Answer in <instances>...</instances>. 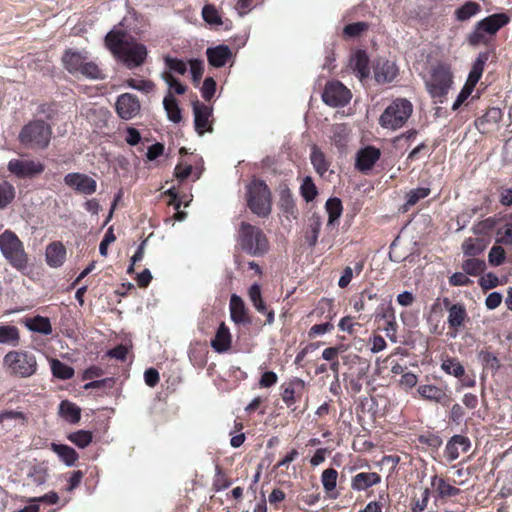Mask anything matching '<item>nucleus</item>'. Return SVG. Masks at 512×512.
<instances>
[{
  "mask_svg": "<svg viewBox=\"0 0 512 512\" xmlns=\"http://www.w3.org/2000/svg\"><path fill=\"white\" fill-rule=\"evenodd\" d=\"M165 64L171 70L178 74L184 75L187 71L186 63L178 58L165 57Z\"/></svg>",
  "mask_w": 512,
  "mask_h": 512,
  "instance_id": "nucleus-57",
  "label": "nucleus"
},
{
  "mask_svg": "<svg viewBox=\"0 0 512 512\" xmlns=\"http://www.w3.org/2000/svg\"><path fill=\"white\" fill-rule=\"evenodd\" d=\"M78 74L92 80H102L105 78L99 66L95 62L87 60L84 62Z\"/></svg>",
  "mask_w": 512,
  "mask_h": 512,
  "instance_id": "nucleus-44",
  "label": "nucleus"
},
{
  "mask_svg": "<svg viewBox=\"0 0 512 512\" xmlns=\"http://www.w3.org/2000/svg\"><path fill=\"white\" fill-rule=\"evenodd\" d=\"M509 16L505 13L492 14L475 25L469 34L468 41L471 45H478L484 41L486 35H494L500 28L509 23Z\"/></svg>",
  "mask_w": 512,
  "mask_h": 512,
  "instance_id": "nucleus-9",
  "label": "nucleus"
},
{
  "mask_svg": "<svg viewBox=\"0 0 512 512\" xmlns=\"http://www.w3.org/2000/svg\"><path fill=\"white\" fill-rule=\"evenodd\" d=\"M64 183L77 193L83 195H92L97 190V182L84 173H68L64 177Z\"/></svg>",
  "mask_w": 512,
  "mask_h": 512,
  "instance_id": "nucleus-12",
  "label": "nucleus"
},
{
  "mask_svg": "<svg viewBox=\"0 0 512 512\" xmlns=\"http://www.w3.org/2000/svg\"><path fill=\"white\" fill-rule=\"evenodd\" d=\"M247 204L250 210L259 217H266L271 212V193L265 182L252 181L247 187Z\"/></svg>",
  "mask_w": 512,
  "mask_h": 512,
  "instance_id": "nucleus-8",
  "label": "nucleus"
},
{
  "mask_svg": "<svg viewBox=\"0 0 512 512\" xmlns=\"http://www.w3.org/2000/svg\"><path fill=\"white\" fill-rule=\"evenodd\" d=\"M14 197V186L7 181L0 182V209L9 205L13 201Z\"/></svg>",
  "mask_w": 512,
  "mask_h": 512,
  "instance_id": "nucleus-48",
  "label": "nucleus"
},
{
  "mask_svg": "<svg viewBox=\"0 0 512 512\" xmlns=\"http://www.w3.org/2000/svg\"><path fill=\"white\" fill-rule=\"evenodd\" d=\"M165 194L170 197L168 205H172L175 209L174 219L177 221H183L187 213L181 211V206L187 207L192 201V194H179L175 187L168 189Z\"/></svg>",
  "mask_w": 512,
  "mask_h": 512,
  "instance_id": "nucleus-15",
  "label": "nucleus"
},
{
  "mask_svg": "<svg viewBox=\"0 0 512 512\" xmlns=\"http://www.w3.org/2000/svg\"><path fill=\"white\" fill-rule=\"evenodd\" d=\"M128 87L145 92L150 93L154 90L155 84L150 80H138L134 78H130L126 81Z\"/></svg>",
  "mask_w": 512,
  "mask_h": 512,
  "instance_id": "nucleus-56",
  "label": "nucleus"
},
{
  "mask_svg": "<svg viewBox=\"0 0 512 512\" xmlns=\"http://www.w3.org/2000/svg\"><path fill=\"white\" fill-rule=\"evenodd\" d=\"M211 346L218 353L224 352V321L220 322L216 332V336L211 341Z\"/></svg>",
  "mask_w": 512,
  "mask_h": 512,
  "instance_id": "nucleus-61",
  "label": "nucleus"
},
{
  "mask_svg": "<svg viewBox=\"0 0 512 512\" xmlns=\"http://www.w3.org/2000/svg\"><path fill=\"white\" fill-rule=\"evenodd\" d=\"M474 86L465 83L461 91L459 92L456 100L454 101L452 105V110L456 111L465 101L466 99L471 95V93L474 90Z\"/></svg>",
  "mask_w": 512,
  "mask_h": 512,
  "instance_id": "nucleus-60",
  "label": "nucleus"
},
{
  "mask_svg": "<svg viewBox=\"0 0 512 512\" xmlns=\"http://www.w3.org/2000/svg\"><path fill=\"white\" fill-rule=\"evenodd\" d=\"M189 65H190L192 81L195 86H198L200 84V81H201L203 73H204V62H203V60H199V59H191L189 61Z\"/></svg>",
  "mask_w": 512,
  "mask_h": 512,
  "instance_id": "nucleus-52",
  "label": "nucleus"
},
{
  "mask_svg": "<svg viewBox=\"0 0 512 512\" xmlns=\"http://www.w3.org/2000/svg\"><path fill=\"white\" fill-rule=\"evenodd\" d=\"M351 92L341 82H328L322 94L323 101L331 107H342L351 99Z\"/></svg>",
  "mask_w": 512,
  "mask_h": 512,
  "instance_id": "nucleus-10",
  "label": "nucleus"
},
{
  "mask_svg": "<svg viewBox=\"0 0 512 512\" xmlns=\"http://www.w3.org/2000/svg\"><path fill=\"white\" fill-rule=\"evenodd\" d=\"M141 104L138 97L131 93H123L117 97L115 110L122 120H130L140 112Z\"/></svg>",
  "mask_w": 512,
  "mask_h": 512,
  "instance_id": "nucleus-11",
  "label": "nucleus"
},
{
  "mask_svg": "<svg viewBox=\"0 0 512 512\" xmlns=\"http://www.w3.org/2000/svg\"><path fill=\"white\" fill-rule=\"evenodd\" d=\"M331 139L337 147H339V148L344 147L348 140L347 127L344 124L334 125L332 127Z\"/></svg>",
  "mask_w": 512,
  "mask_h": 512,
  "instance_id": "nucleus-49",
  "label": "nucleus"
},
{
  "mask_svg": "<svg viewBox=\"0 0 512 512\" xmlns=\"http://www.w3.org/2000/svg\"><path fill=\"white\" fill-rule=\"evenodd\" d=\"M7 420H15L20 424L25 425L28 421V417L21 411L4 410L0 412V424Z\"/></svg>",
  "mask_w": 512,
  "mask_h": 512,
  "instance_id": "nucleus-53",
  "label": "nucleus"
},
{
  "mask_svg": "<svg viewBox=\"0 0 512 512\" xmlns=\"http://www.w3.org/2000/svg\"><path fill=\"white\" fill-rule=\"evenodd\" d=\"M398 74V68L393 61L379 60L374 67V77L379 84L392 82Z\"/></svg>",
  "mask_w": 512,
  "mask_h": 512,
  "instance_id": "nucleus-17",
  "label": "nucleus"
},
{
  "mask_svg": "<svg viewBox=\"0 0 512 512\" xmlns=\"http://www.w3.org/2000/svg\"><path fill=\"white\" fill-rule=\"evenodd\" d=\"M310 159L313 167L320 175H324L327 172L329 164L325 159V155L317 146L312 147Z\"/></svg>",
  "mask_w": 512,
  "mask_h": 512,
  "instance_id": "nucleus-41",
  "label": "nucleus"
},
{
  "mask_svg": "<svg viewBox=\"0 0 512 512\" xmlns=\"http://www.w3.org/2000/svg\"><path fill=\"white\" fill-rule=\"evenodd\" d=\"M86 59V56L79 51L66 49L62 56V63L70 74H78Z\"/></svg>",
  "mask_w": 512,
  "mask_h": 512,
  "instance_id": "nucleus-23",
  "label": "nucleus"
},
{
  "mask_svg": "<svg viewBox=\"0 0 512 512\" xmlns=\"http://www.w3.org/2000/svg\"><path fill=\"white\" fill-rule=\"evenodd\" d=\"M208 62L213 67L224 66V44L214 48H208L206 51Z\"/></svg>",
  "mask_w": 512,
  "mask_h": 512,
  "instance_id": "nucleus-47",
  "label": "nucleus"
},
{
  "mask_svg": "<svg viewBox=\"0 0 512 512\" xmlns=\"http://www.w3.org/2000/svg\"><path fill=\"white\" fill-rule=\"evenodd\" d=\"M300 194L306 202H311L318 194L316 185L310 176H306L300 186Z\"/></svg>",
  "mask_w": 512,
  "mask_h": 512,
  "instance_id": "nucleus-46",
  "label": "nucleus"
},
{
  "mask_svg": "<svg viewBox=\"0 0 512 512\" xmlns=\"http://www.w3.org/2000/svg\"><path fill=\"white\" fill-rule=\"evenodd\" d=\"M417 391L422 398L440 403L443 406H448L451 402V398L445 390L435 385H421Z\"/></svg>",
  "mask_w": 512,
  "mask_h": 512,
  "instance_id": "nucleus-19",
  "label": "nucleus"
},
{
  "mask_svg": "<svg viewBox=\"0 0 512 512\" xmlns=\"http://www.w3.org/2000/svg\"><path fill=\"white\" fill-rule=\"evenodd\" d=\"M441 369L454 377H461L464 375V367L456 358H447L442 361Z\"/></svg>",
  "mask_w": 512,
  "mask_h": 512,
  "instance_id": "nucleus-45",
  "label": "nucleus"
},
{
  "mask_svg": "<svg viewBox=\"0 0 512 512\" xmlns=\"http://www.w3.org/2000/svg\"><path fill=\"white\" fill-rule=\"evenodd\" d=\"M0 251L14 269L20 272L28 269V254L25 251L23 242L15 232L7 229L0 234Z\"/></svg>",
  "mask_w": 512,
  "mask_h": 512,
  "instance_id": "nucleus-3",
  "label": "nucleus"
},
{
  "mask_svg": "<svg viewBox=\"0 0 512 512\" xmlns=\"http://www.w3.org/2000/svg\"><path fill=\"white\" fill-rule=\"evenodd\" d=\"M50 368L52 375L60 380H69L75 374L73 367L55 358L50 360Z\"/></svg>",
  "mask_w": 512,
  "mask_h": 512,
  "instance_id": "nucleus-33",
  "label": "nucleus"
},
{
  "mask_svg": "<svg viewBox=\"0 0 512 512\" xmlns=\"http://www.w3.org/2000/svg\"><path fill=\"white\" fill-rule=\"evenodd\" d=\"M20 341L19 329L13 325L0 326V344L17 346Z\"/></svg>",
  "mask_w": 512,
  "mask_h": 512,
  "instance_id": "nucleus-37",
  "label": "nucleus"
},
{
  "mask_svg": "<svg viewBox=\"0 0 512 512\" xmlns=\"http://www.w3.org/2000/svg\"><path fill=\"white\" fill-rule=\"evenodd\" d=\"M326 212L328 213L327 226L334 225L335 221L338 220L342 214V203L338 198H329L325 204Z\"/></svg>",
  "mask_w": 512,
  "mask_h": 512,
  "instance_id": "nucleus-39",
  "label": "nucleus"
},
{
  "mask_svg": "<svg viewBox=\"0 0 512 512\" xmlns=\"http://www.w3.org/2000/svg\"><path fill=\"white\" fill-rule=\"evenodd\" d=\"M163 105L170 121L179 123L182 120L181 109L177 99L173 96L172 92H168V94L164 97Z\"/></svg>",
  "mask_w": 512,
  "mask_h": 512,
  "instance_id": "nucleus-32",
  "label": "nucleus"
},
{
  "mask_svg": "<svg viewBox=\"0 0 512 512\" xmlns=\"http://www.w3.org/2000/svg\"><path fill=\"white\" fill-rule=\"evenodd\" d=\"M26 326L29 330L44 335H49L52 333V325L49 318L40 315L29 319L26 323Z\"/></svg>",
  "mask_w": 512,
  "mask_h": 512,
  "instance_id": "nucleus-34",
  "label": "nucleus"
},
{
  "mask_svg": "<svg viewBox=\"0 0 512 512\" xmlns=\"http://www.w3.org/2000/svg\"><path fill=\"white\" fill-rule=\"evenodd\" d=\"M50 448L67 466H73L79 458L75 449L68 445L52 442Z\"/></svg>",
  "mask_w": 512,
  "mask_h": 512,
  "instance_id": "nucleus-28",
  "label": "nucleus"
},
{
  "mask_svg": "<svg viewBox=\"0 0 512 512\" xmlns=\"http://www.w3.org/2000/svg\"><path fill=\"white\" fill-rule=\"evenodd\" d=\"M497 242L512 244V223H506L497 232Z\"/></svg>",
  "mask_w": 512,
  "mask_h": 512,
  "instance_id": "nucleus-62",
  "label": "nucleus"
},
{
  "mask_svg": "<svg viewBox=\"0 0 512 512\" xmlns=\"http://www.w3.org/2000/svg\"><path fill=\"white\" fill-rule=\"evenodd\" d=\"M338 472L333 468L325 469L321 475V482L324 490L328 493L333 491L337 485Z\"/></svg>",
  "mask_w": 512,
  "mask_h": 512,
  "instance_id": "nucleus-50",
  "label": "nucleus"
},
{
  "mask_svg": "<svg viewBox=\"0 0 512 512\" xmlns=\"http://www.w3.org/2000/svg\"><path fill=\"white\" fill-rule=\"evenodd\" d=\"M488 260L491 265L499 266L505 260V251L501 246H493L490 249Z\"/></svg>",
  "mask_w": 512,
  "mask_h": 512,
  "instance_id": "nucleus-58",
  "label": "nucleus"
},
{
  "mask_svg": "<svg viewBox=\"0 0 512 512\" xmlns=\"http://www.w3.org/2000/svg\"><path fill=\"white\" fill-rule=\"evenodd\" d=\"M106 48L113 56L121 61L128 69H134L146 61L147 47L136 41L125 29L122 23L114 26L105 36Z\"/></svg>",
  "mask_w": 512,
  "mask_h": 512,
  "instance_id": "nucleus-1",
  "label": "nucleus"
},
{
  "mask_svg": "<svg viewBox=\"0 0 512 512\" xmlns=\"http://www.w3.org/2000/svg\"><path fill=\"white\" fill-rule=\"evenodd\" d=\"M237 247L253 257H261L270 249L269 241L264 232L256 226L242 221L236 234Z\"/></svg>",
  "mask_w": 512,
  "mask_h": 512,
  "instance_id": "nucleus-2",
  "label": "nucleus"
},
{
  "mask_svg": "<svg viewBox=\"0 0 512 512\" xmlns=\"http://www.w3.org/2000/svg\"><path fill=\"white\" fill-rule=\"evenodd\" d=\"M45 169L43 163L34 160L12 159L8 163V170L18 178L33 177L41 174Z\"/></svg>",
  "mask_w": 512,
  "mask_h": 512,
  "instance_id": "nucleus-13",
  "label": "nucleus"
},
{
  "mask_svg": "<svg viewBox=\"0 0 512 512\" xmlns=\"http://www.w3.org/2000/svg\"><path fill=\"white\" fill-rule=\"evenodd\" d=\"M321 225L322 222L319 215L313 214L309 218V224L305 234V239L309 246L313 247L317 243Z\"/></svg>",
  "mask_w": 512,
  "mask_h": 512,
  "instance_id": "nucleus-35",
  "label": "nucleus"
},
{
  "mask_svg": "<svg viewBox=\"0 0 512 512\" xmlns=\"http://www.w3.org/2000/svg\"><path fill=\"white\" fill-rule=\"evenodd\" d=\"M52 127L43 120L29 121L20 130L18 140L28 149H46L51 141Z\"/></svg>",
  "mask_w": 512,
  "mask_h": 512,
  "instance_id": "nucleus-5",
  "label": "nucleus"
},
{
  "mask_svg": "<svg viewBox=\"0 0 512 512\" xmlns=\"http://www.w3.org/2000/svg\"><path fill=\"white\" fill-rule=\"evenodd\" d=\"M202 16L203 19L213 25H220L222 24L221 17L218 14V11L215 9L213 5L207 4L202 9Z\"/></svg>",
  "mask_w": 512,
  "mask_h": 512,
  "instance_id": "nucleus-55",
  "label": "nucleus"
},
{
  "mask_svg": "<svg viewBox=\"0 0 512 512\" xmlns=\"http://www.w3.org/2000/svg\"><path fill=\"white\" fill-rule=\"evenodd\" d=\"M489 243V239L469 237L464 240L462 251L466 256L475 257L480 255L487 248Z\"/></svg>",
  "mask_w": 512,
  "mask_h": 512,
  "instance_id": "nucleus-27",
  "label": "nucleus"
},
{
  "mask_svg": "<svg viewBox=\"0 0 512 512\" xmlns=\"http://www.w3.org/2000/svg\"><path fill=\"white\" fill-rule=\"evenodd\" d=\"M66 247L61 241H53L47 245L45 259L48 266L52 268L61 267L66 260Z\"/></svg>",
  "mask_w": 512,
  "mask_h": 512,
  "instance_id": "nucleus-16",
  "label": "nucleus"
},
{
  "mask_svg": "<svg viewBox=\"0 0 512 512\" xmlns=\"http://www.w3.org/2000/svg\"><path fill=\"white\" fill-rule=\"evenodd\" d=\"M59 414L66 421L76 424L81 418V409L69 400H63L59 405Z\"/></svg>",
  "mask_w": 512,
  "mask_h": 512,
  "instance_id": "nucleus-29",
  "label": "nucleus"
},
{
  "mask_svg": "<svg viewBox=\"0 0 512 512\" xmlns=\"http://www.w3.org/2000/svg\"><path fill=\"white\" fill-rule=\"evenodd\" d=\"M379 157V149L367 146L357 153L356 168L362 172H367L374 166Z\"/></svg>",
  "mask_w": 512,
  "mask_h": 512,
  "instance_id": "nucleus-18",
  "label": "nucleus"
},
{
  "mask_svg": "<svg viewBox=\"0 0 512 512\" xmlns=\"http://www.w3.org/2000/svg\"><path fill=\"white\" fill-rule=\"evenodd\" d=\"M249 299L253 304L254 308L267 316V323L271 324L274 321V312L268 311L267 307L262 299L261 288L259 284H253L248 291Z\"/></svg>",
  "mask_w": 512,
  "mask_h": 512,
  "instance_id": "nucleus-24",
  "label": "nucleus"
},
{
  "mask_svg": "<svg viewBox=\"0 0 512 512\" xmlns=\"http://www.w3.org/2000/svg\"><path fill=\"white\" fill-rule=\"evenodd\" d=\"M67 439L75 444L78 448L84 449L89 446L93 440V434L91 431L78 430L72 432L67 436Z\"/></svg>",
  "mask_w": 512,
  "mask_h": 512,
  "instance_id": "nucleus-42",
  "label": "nucleus"
},
{
  "mask_svg": "<svg viewBox=\"0 0 512 512\" xmlns=\"http://www.w3.org/2000/svg\"><path fill=\"white\" fill-rule=\"evenodd\" d=\"M477 357L479 362L482 364L483 368L486 370L496 372L500 368L499 359L496 357L495 354H493L490 351L481 350L478 352Z\"/></svg>",
  "mask_w": 512,
  "mask_h": 512,
  "instance_id": "nucleus-40",
  "label": "nucleus"
},
{
  "mask_svg": "<svg viewBox=\"0 0 512 512\" xmlns=\"http://www.w3.org/2000/svg\"><path fill=\"white\" fill-rule=\"evenodd\" d=\"M425 84L432 98H444L453 85V73L450 65L443 62L434 65Z\"/></svg>",
  "mask_w": 512,
  "mask_h": 512,
  "instance_id": "nucleus-7",
  "label": "nucleus"
},
{
  "mask_svg": "<svg viewBox=\"0 0 512 512\" xmlns=\"http://www.w3.org/2000/svg\"><path fill=\"white\" fill-rule=\"evenodd\" d=\"M487 59H488V57L486 54H480L476 58V60L473 63L472 69L468 75V78L466 80V83H468L474 87L476 86V84L478 83V81L480 80V78L483 74L484 66H485Z\"/></svg>",
  "mask_w": 512,
  "mask_h": 512,
  "instance_id": "nucleus-38",
  "label": "nucleus"
},
{
  "mask_svg": "<svg viewBox=\"0 0 512 512\" xmlns=\"http://www.w3.org/2000/svg\"><path fill=\"white\" fill-rule=\"evenodd\" d=\"M431 485L435 488L440 498H450L457 496L460 493V489L446 482L443 478H439L434 475L431 478Z\"/></svg>",
  "mask_w": 512,
  "mask_h": 512,
  "instance_id": "nucleus-30",
  "label": "nucleus"
},
{
  "mask_svg": "<svg viewBox=\"0 0 512 512\" xmlns=\"http://www.w3.org/2000/svg\"><path fill=\"white\" fill-rule=\"evenodd\" d=\"M381 477L376 472H361L352 478L351 487L354 490L362 491L380 483Z\"/></svg>",
  "mask_w": 512,
  "mask_h": 512,
  "instance_id": "nucleus-25",
  "label": "nucleus"
},
{
  "mask_svg": "<svg viewBox=\"0 0 512 512\" xmlns=\"http://www.w3.org/2000/svg\"><path fill=\"white\" fill-rule=\"evenodd\" d=\"M430 194V189L427 187H418L410 190L406 195V205L413 206L419 200L427 197Z\"/></svg>",
  "mask_w": 512,
  "mask_h": 512,
  "instance_id": "nucleus-51",
  "label": "nucleus"
},
{
  "mask_svg": "<svg viewBox=\"0 0 512 512\" xmlns=\"http://www.w3.org/2000/svg\"><path fill=\"white\" fill-rule=\"evenodd\" d=\"M3 366L9 375L16 378H30L38 371V362L34 353L27 350H12L3 357Z\"/></svg>",
  "mask_w": 512,
  "mask_h": 512,
  "instance_id": "nucleus-4",
  "label": "nucleus"
},
{
  "mask_svg": "<svg viewBox=\"0 0 512 512\" xmlns=\"http://www.w3.org/2000/svg\"><path fill=\"white\" fill-rule=\"evenodd\" d=\"M368 28V24L365 22H356L348 24L344 28V34L349 37H355L360 35L363 31Z\"/></svg>",
  "mask_w": 512,
  "mask_h": 512,
  "instance_id": "nucleus-64",
  "label": "nucleus"
},
{
  "mask_svg": "<svg viewBox=\"0 0 512 512\" xmlns=\"http://www.w3.org/2000/svg\"><path fill=\"white\" fill-rule=\"evenodd\" d=\"M443 305L448 310V326L455 332L452 336L456 337L459 328L463 326L468 317L466 308L460 303L452 304L449 298L443 299Z\"/></svg>",
  "mask_w": 512,
  "mask_h": 512,
  "instance_id": "nucleus-14",
  "label": "nucleus"
},
{
  "mask_svg": "<svg viewBox=\"0 0 512 512\" xmlns=\"http://www.w3.org/2000/svg\"><path fill=\"white\" fill-rule=\"evenodd\" d=\"M162 79L169 85L170 91L173 90L174 93L182 95L186 92V86L180 83L171 72L164 71L162 73Z\"/></svg>",
  "mask_w": 512,
  "mask_h": 512,
  "instance_id": "nucleus-54",
  "label": "nucleus"
},
{
  "mask_svg": "<svg viewBox=\"0 0 512 512\" xmlns=\"http://www.w3.org/2000/svg\"><path fill=\"white\" fill-rule=\"evenodd\" d=\"M279 207L286 215L297 217V208L293 195L288 187H284L280 191Z\"/></svg>",
  "mask_w": 512,
  "mask_h": 512,
  "instance_id": "nucleus-31",
  "label": "nucleus"
},
{
  "mask_svg": "<svg viewBox=\"0 0 512 512\" xmlns=\"http://www.w3.org/2000/svg\"><path fill=\"white\" fill-rule=\"evenodd\" d=\"M481 11V6L477 2L468 1L455 10V18L458 21H467Z\"/></svg>",
  "mask_w": 512,
  "mask_h": 512,
  "instance_id": "nucleus-36",
  "label": "nucleus"
},
{
  "mask_svg": "<svg viewBox=\"0 0 512 512\" xmlns=\"http://www.w3.org/2000/svg\"><path fill=\"white\" fill-rule=\"evenodd\" d=\"M194 112V124L195 130L202 135L206 130L209 129V117L211 115V109L200 103L198 100L193 103Z\"/></svg>",
  "mask_w": 512,
  "mask_h": 512,
  "instance_id": "nucleus-21",
  "label": "nucleus"
},
{
  "mask_svg": "<svg viewBox=\"0 0 512 512\" xmlns=\"http://www.w3.org/2000/svg\"><path fill=\"white\" fill-rule=\"evenodd\" d=\"M470 448V441L467 437L462 435L453 436L445 447V456L449 461L456 460L459 455V449L462 452L468 451Z\"/></svg>",
  "mask_w": 512,
  "mask_h": 512,
  "instance_id": "nucleus-22",
  "label": "nucleus"
},
{
  "mask_svg": "<svg viewBox=\"0 0 512 512\" xmlns=\"http://www.w3.org/2000/svg\"><path fill=\"white\" fill-rule=\"evenodd\" d=\"M229 306L230 317L235 324L249 325L251 323L245 304L239 296L232 295Z\"/></svg>",
  "mask_w": 512,
  "mask_h": 512,
  "instance_id": "nucleus-20",
  "label": "nucleus"
},
{
  "mask_svg": "<svg viewBox=\"0 0 512 512\" xmlns=\"http://www.w3.org/2000/svg\"><path fill=\"white\" fill-rule=\"evenodd\" d=\"M215 91H216V82L214 81V79L212 77H207L204 80L202 88H201L202 97L205 100L209 101L214 96Z\"/></svg>",
  "mask_w": 512,
  "mask_h": 512,
  "instance_id": "nucleus-63",
  "label": "nucleus"
},
{
  "mask_svg": "<svg viewBox=\"0 0 512 512\" xmlns=\"http://www.w3.org/2000/svg\"><path fill=\"white\" fill-rule=\"evenodd\" d=\"M413 112L412 103L405 98H397L386 107L379 118L381 127L397 130L405 125Z\"/></svg>",
  "mask_w": 512,
  "mask_h": 512,
  "instance_id": "nucleus-6",
  "label": "nucleus"
},
{
  "mask_svg": "<svg viewBox=\"0 0 512 512\" xmlns=\"http://www.w3.org/2000/svg\"><path fill=\"white\" fill-rule=\"evenodd\" d=\"M377 316L387 320V327L385 328L387 335L389 336L390 333L395 334L396 322L393 309L391 307H387L385 312H383L382 314L379 313L377 314Z\"/></svg>",
  "mask_w": 512,
  "mask_h": 512,
  "instance_id": "nucleus-59",
  "label": "nucleus"
},
{
  "mask_svg": "<svg viewBox=\"0 0 512 512\" xmlns=\"http://www.w3.org/2000/svg\"><path fill=\"white\" fill-rule=\"evenodd\" d=\"M368 63L369 59L367 54L361 50L357 51L351 59L350 65L360 80L368 77L370 73Z\"/></svg>",
  "mask_w": 512,
  "mask_h": 512,
  "instance_id": "nucleus-26",
  "label": "nucleus"
},
{
  "mask_svg": "<svg viewBox=\"0 0 512 512\" xmlns=\"http://www.w3.org/2000/svg\"><path fill=\"white\" fill-rule=\"evenodd\" d=\"M486 268L485 261L474 257L468 258L462 263L463 271L470 276L480 275Z\"/></svg>",
  "mask_w": 512,
  "mask_h": 512,
  "instance_id": "nucleus-43",
  "label": "nucleus"
}]
</instances>
